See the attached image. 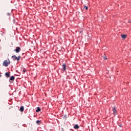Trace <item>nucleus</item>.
I'll use <instances>...</instances> for the list:
<instances>
[{
    "label": "nucleus",
    "mask_w": 131,
    "mask_h": 131,
    "mask_svg": "<svg viewBox=\"0 0 131 131\" xmlns=\"http://www.w3.org/2000/svg\"><path fill=\"white\" fill-rule=\"evenodd\" d=\"M10 64H11V61L9 59L4 60L3 63V65L5 67H8Z\"/></svg>",
    "instance_id": "1"
},
{
    "label": "nucleus",
    "mask_w": 131,
    "mask_h": 131,
    "mask_svg": "<svg viewBox=\"0 0 131 131\" xmlns=\"http://www.w3.org/2000/svg\"><path fill=\"white\" fill-rule=\"evenodd\" d=\"M12 59H13V61H19L20 60V58H21L20 56H18L17 57V56L13 55L11 56Z\"/></svg>",
    "instance_id": "2"
},
{
    "label": "nucleus",
    "mask_w": 131,
    "mask_h": 131,
    "mask_svg": "<svg viewBox=\"0 0 131 131\" xmlns=\"http://www.w3.org/2000/svg\"><path fill=\"white\" fill-rule=\"evenodd\" d=\"M15 51L16 53H20V51H21V48L19 47H16Z\"/></svg>",
    "instance_id": "3"
},
{
    "label": "nucleus",
    "mask_w": 131,
    "mask_h": 131,
    "mask_svg": "<svg viewBox=\"0 0 131 131\" xmlns=\"http://www.w3.org/2000/svg\"><path fill=\"white\" fill-rule=\"evenodd\" d=\"M74 128L75 129H78V128H79V126L78 125V124H75L74 126Z\"/></svg>",
    "instance_id": "4"
},
{
    "label": "nucleus",
    "mask_w": 131,
    "mask_h": 131,
    "mask_svg": "<svg viewBox=\"0 0 131 131\" xmlns=\"http://www.w3.org/2000/svg\"><path fill=\"white\" fill-rule=\"evenodd\" d=\"M62 67L63 70L65 71V70H66V64H65V63H63V64L62 65Z\"/></svg>",
    "instance_id": "5"
},
{
    "label": "nucleus",
    "mask_w": 131,
    "mask_h": 131,
    "mask_svg": "<svg viewBox=\"0 0 131 131\" xmlns=\"http://www.w3.org/2000/svg\"><path fill=\"white\" fill-rule=\"evenodd\" d=\"M5 76L7 77V78L10 77V72H6L5 73Z\"/></svg>",
    "instance_id": "6"
},
{
    "label": "nucleus",
    "mask_w": 131,
    "mask_h": 131,
    "mask_svg": "<svg viewBox=\"0 0 131 131\" xmlns=\"http://www.w3.org/2000/svg\"><path fill=\"white\" fill-rule=\"evenodd\" d=\"M112 110L113 111L114 114H116V107H113Z\"/></svg>",
    "instance_id": "7"
},
{
    "label": "nucleus",
    "mask_w": 131,
    "mask_h": 131,
    "mask_svg": "<svg viewBox=\"0 0 131 131\" xmlns=\"http://www.w3.org/2000/svg\"><path fill=\"white\" fill-rule=\"evenodd\" d=\"M19 110L21 112H23V111H24V106H20Z\"/></svg>",
    "instance_id": "8"
},
{
    "label": "nucleus",
    "mask_w": 131,
    "mask_h": 131,
    "mask_svg": "<svg viewBox=\"0 0 131 131\" xmlns=\"http://www.w3.org/2000/svg\"><path fill=\"white\" fill-rule=\"evenodd\" d=\"M10 80H11L12 81H13V80H15V77L11 76L10 78Z\"/></svg>",
    "instance_id": "9"
},
{
    "label": "nucleus",
    "mask_w": 131,
    "mask_h": 131,
    "mask_svg": "<svg viewBox=\"0 0 131 131\" xmlns=\"http://www.w3.org/2000/svg\"><path fill=\"white\" fill-rule=\"evenodd\" d=\"M40 110H41L40 107H37V110H36V112H39V111H40Z\"/></svg>",
    "instance_id": "10"
},
{
    "label": "nucleus",
    "mask_w": 131,
    "mask_h": 131,
    "mask_svg": "<svg viewBox=\"0 0 131 131\" xmlns=\"http://www.w3.org/2000/svg\"><path fill=\"white\" fill-rule=\"evenodd\" d=\"M121 37L123 38V39H125V38H126V35H121Z\"/></svg>",
    "instance_id": "11"
},
{
    "label": "nucleus",
    "mask_w": 131,
    "mask_h": 131,
    "mask_svg": "<svg viewBox=\"0 0 131 131\" xmlns=\"http://www.w3.org/2000/svg\"><path fill=\"white\" fill-rule=\"evenodd\" d=\"M84 9H85V10H88V9H89V7L85 5V6L84 7Z\"/></svg>",
    "instance_id": "12"
},
{
    "label": "nucleus",
    "mask_w": 131,
    "mask_h": 131,
    "mask_svg": "<svg viewBox=\"0 0 131 131\" xmlns=\"http://www.w3.org/2000/svg\"><path fill=\"white\" fill-rule=\"evenodd\" d=\"M103 58L104 60H107V57H106V56H103Z\"/></svg>",
    "instance_id": "13"
},
{
    "label": "nucleus",
    "mask_w": 131,
    "mask_h": 131,
    "mask_svg": "<svg viewBox=\"0 0 131 131\" xmlns=\"http://www.w3.org/2000/svg\"><path fill=\"white\" fill-rule=\"evenodd\" d=\"M23 73H25V72H26V69H24L23 70Z\"/></svg>",
    "instance_id": "14"
},
{
    "label": "nucleus",
    "mask_w": 131,
    "mask_h": 131,
    "mask_svg": "<svg viewBox=\"0 0 131 131\" xmlns=\"http://www.w3.org/2000/svg\"><path fill=\"white\" fill-rule=\"evenodd\" d=\"M36 122V123H37V124H38V123H39L40 122V121H39V120H37Z\"/></svg>",
    "instance_id": "15"
},
{
    "label": "nucleus",
    "mask_w": 131,
    "mask_h": 131,
    "mask_svg": "<svg viewBox=\"0 0 131 131\" xmlns=\"http://www.w3.org/2000/svg\"><path fill=\"white\" fill-rule=\"evenodd\" d=\"M10 13H7V16H10Z\"/></svg>",
    "instance_id": "16"
},
{
    "label": "nucleus",
    "mask_w": 131,
    "mask_h": 131,
    "mask_svg": "<svg viewBox=\"0 0 131 131\" xmlns=\"http://www.w3.org/2000/svg\"><path fill=\"white\" fill-rule=\"evenodd\" d=\"M119 126H120V127H121V124H120V125H119Z\"/></svg>",
    "instance_id": "17"
},
{
    "label": "nucleus",
    "mask_w": 131,
    "mask_h": 131,
    "mask_svg": "<svg viewBox=\"0 0 131 131\" xmlns=\"http://www.w3.org/2000/svg\"><path fill=\"white\" fill-rule=\"evenodd\" d=\"M129 23H131V20L129 21Z\"/></svg>",
    "instance_id": "18"
},
{
    "label": "nucleus",
    "mask_w": 131,
    "mask_h": 131,
    "mask_svg": "<svg viewBox=\"0 0 131 131\" xmlns=\"http://www.w3.org/2000/svg\"><path fill=\"white\" fill-rule=\"evenodd\" d=\"M1 76H2V75H0V77H1Z\"/></svg>",
    "instance_id": "19"
}]
</instances>
